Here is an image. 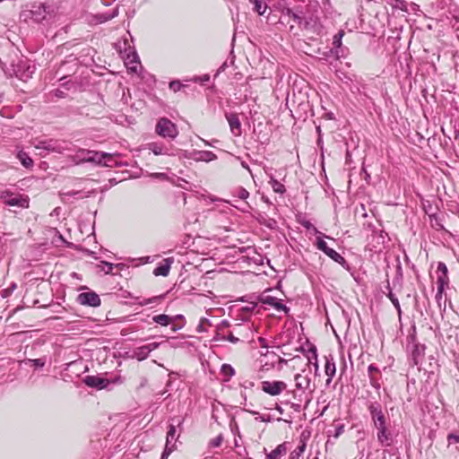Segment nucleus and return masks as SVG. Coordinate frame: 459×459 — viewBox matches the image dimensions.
I'll list each match as a JSON object with an SVG mask.
<instances>
[{
	"label": "nucleus",
	"mask_w": 459,
	"mask_h": 459,
	"mask_svg": "<svg viewBox=\"0 0 459 459\" xmlns=\"http://www.w3.org/2000/svg\"><path fill=\"white\" fill-rule=\"evenodd\" d=\"M222 370L226 373V374H229L230 376H233L235 371L233 369V368H231L230 365H223L222 366Z\"/></svg>",
	"instance_id": "51"
},
{
	"label": "nucleus",
	"mask_w": 459,
	"mask_h": 459,
	"mask_svg": "<svg viewBox=\"0 0 459 459\" xmlns=\"http://www.w3.org/2000/svg\"><path fill=\"white\" fill-rule=\"evenodd\" d=\"M343 35H344V30H340L338 31V33L333 37V45L337 49H340L342 47V39Z\"/></svg>",
	"instance_id": "35"
},
{
	"label": "nucleus",
	"mask_w": 459,
	"mask_h": 459,
	"mask_svg": "<svg viewBox=\"0 0 459 459\" xmlns=\"http://www.w3.org/2000/svg\"><path fill=\"white\" fill-rule=\"evenodd\" d=\"M148 150L155 155H169V150L162 143H151L148 144Z\"/></svg>",
	"instance_id": "22"
},
{
	"label": "nucleus",
	"mask_w": 459,
	"mask_h": 459,
	"mask_svg": "<svg viewBox=\"0 0 459 459\" xmlns=\"http://www.w3.org/2000/svg\"><path fill=\"white\" fill-rule=\"evenodd\" d=\"M217 156L212 152L210 151H203L199 152V160L204 161H212L216 160Z\"/></svg>",
	"instance_id": "32"
},
{
	"label": "nucleus",
	"mask_w": 459,
	"mask_h": 459,
	"mask_svg": "<svg viewBox=\"0 0 459 459\" xmlns=\"http://www.w3.org/2000/svg\"><path fill=\"white\" fill-rule=\"evenodd\" d=\"M259 300L264 304L267 305L273 308H274L276 311H283L284 313L289 312V308L282 303V301L273 296H271L267 294L266 292H264L260 298Z\"/></svg>",
	"instance_id": "8"
},
{
	"label": "nucleus",
	"mask_w": 459,
	"mask_h": 459,
	"mask_svg": "<svg viewBox=\"0 0 459 459\" xmlns=\"http://www.w3.org/2000/svg\"><path fill=\"white\" fill-rule=\"evenodd\" d=\"M90 154H91V150L79 149L74 155L70 157V159L74 164L79 165L82 163L88 162Z\"/></svg>",
	"instance_id": "17"
},
{
	"label": "nucleus",
	"mask_w": 459,
	"mask_h": 459,
	"mask_svg": "<svg viewBox=\"0 0 459 459\" xmlns=\"http://www.w3.org/2000/svg\"><path fill=\"white\" fill-rule=\"evenodd\" d=\"M377 438L379 442L383 445H389V434L387 433L385 425H384V428H377Z\"/></svg>",
	"instance_id": "28"
},
{
	"label": "nucleus",
	"mask_w": 459,
	"mask_h": 459,
	"mask_svg": "<svg viewBox=\"0 0 459 459\" xmlns=\"http://www.w3.org/2000/svg\"><path fill=\"white\" fill-rule=\"evenodd\" d=\"M340 371H341V374L344 373V362L343 361H342V364L340 366Z\"/></svg>",
	"instance_id": "59"
},
{
	"label": "nucleus",
	"mask_w": 459,
	"mask_h": 459,
	"mask_svg": "<svg viewBox=\"0 0 459 459\" xmlns=\"http://www.w3.org/2000/svg\"><path fill=\"white\" fill-rule=\"evenodd\" d=\"M115 0H101L102 4L105 5H110L112 2Z\"/></svg>",
	"instance_id": "58"
},
{
	"label": "nucleus",
	"mask_w": 459,
	"mask_h": 459,
	"mask_svg": "<svg viewBox=\"0 0 459 459\" xmlns=\"http://www.w3.org/2000/svg\"><path fill=\"white\" fill-rule=\"evenodd\" d=\"M214 339L217 341H224V340H226V336L221 334V332H217Z\"/></svg>",
	"instance_id": "53"
},
{
	"label": "nucleus",
	"mask_w": 459,
	"mask_h": 459,
	"mask_svg": "<svg viewBox=\"0 0 459 459\" xmlns=\"http://www.w3.org/2000/svg\"><path fill=\"white\" fill-rule=\"evenodd\" d=\"M11 67V71H5V73L9 74L10 76L14 75L23 82L31 78L32 74L35 73V65H30L26 59H19L16 64L13 62Z\"/></svg>",
	"instance_id": "2"
},
{
	"label": "nucleus",
	"mask_w": 459,
	"mask_h": 459,
	"mask_svg": "<svg viewBox=\"0 0 459 459\" xmlns=\"http://www.w3.org/2000/svg\"><path fill=\"white\" fill-rule=\"evenodd\" d=\"M169 270L170 261L169 259H165L164 264H160L154 269L153 274L156 276H167L169 273Z\"/></svg>",
	"instance_id": "21"
},
{
	"label": "nucleus",
	"mask_w": 459,
	"mask_h": 459,
	"mask_svg": "<svg viewBox=\"0 0 459 459\" xmlns=\"http://www.w3.org/2000/svg\"><path fill=\"white\" fill-rule=\"evenodd\" d=\"M301 225L308 230L310 233L317 234L319 233L317 229L308 221H304L301 222Z\"/></svg>",
	"instance_id": "40"
},
{
	"label": "nucleus",
	"mask_w": 459,
	"mask_h": 459,
	"mask_svg": "<svg viewBox=\"0 0 459 459\" xmlns=\"http://www.w3.org/2000/svg\"><path fill=\"white\" fill-rule=\"evenodd\" d=\"M317 248L322 250L333 260L340 264L344 263L343 257L333 248L328 247L326 242L320 238H317Z\"/></svg>",
	"instance_id": "14"
},
{
	"label": "nucleus",
	"mask_w": 459,
	"mask_h": 459,
	"mask_svg": "<svg viewBox=\"0 0 459 459\" xmlns=\"http://www.w3.org/2000/svg\"><path fill=\"white\" fill-rule=\"evenodd\" d=\"M203 324H206V325H211L209 319H207L205 317L201 318L200 324H199V325L197 327V331L200 332V333L205 331V329H203Z\"/></svg>",
	"instance_id": "49"
},
{
	"label": "nucleus",
	"mask_w": 459,
	"mask_h": 459,
	"mask_svg": "<svg viewBox=\"0 0 459 459\" xmlns=\"http://www.w3.org/2000/svg\"><path fill=\"white\" fill-rule=\"evenodd\" d=\"M447 440H448L449 444L459 443V430L456 433H450L447 436Z\"/></svg>",
	"instance_id": "44"
},
{
	"label": "nucleus",
	"mask_w": 459,
	"mask_h": 459,
	"mask_svg": "<svg viewBox=\"0 0 459 459\" xmlns=\"http://www.w3.org/2000/svg\"><path fill=\"white\" fill-rule=\"evenodd\" d=\"M80 193H81L80 191H68V192L62 193L61 195H62L63 200H65L66 198L75 196V195H79Z\"/></svg>",
	"instance_id": "46"
},
{
	"label": "nucleus",
	"mask_w": 459,
	"mask_h": 459,
	"mask_svg": "<svg viewBox=\"0 0 459 459\" xmlns=\"http://www.w3.org/2000/svg\"><path fill=\"white\" fill-rule=\"evenodd\" d=\"M173 450H174V446H170L166 443V446L162 452V455L169 456V455L172 453Z\"/></svg>",
	"instance_id": "50"
},
{
	"label": "nucleus",
	"mask_w": 459,
	"mask_h": 459,
	"mask_svg": "<svg viewBox=\"0 0 459 459\" xmlns=\"http://www.w3.org/2000/svg\"><path fill=\"white\" fill-rule=\"evenodd\" d=\"M295 386L302 393L310 386V378L307 375L297 374L295 376Z\"/></svg>",
	"instance_id": "18"
},
{
	"label": "nucleus",
	"mask_w": 459,
	"mask_h": 459,
	"mask_svg": "<svg viewBox=\"0 0 459 459\" xmlns=\"http://www.w3.org/2000/svg\"><path fill=\"white\" fill-rule=\"evenodd\" d=\"M83 383L89 387L101 390L108 388L109 384L121 383V377H118L114 379H107L98 376H86L83 379Z\"/></svg>",
	"instance_id": "5"
},
{
	"label": "nucleus",
	"mask_w": 459,
	"mask_h": 459,
	"mask_svg": "<svg viewBox=\"0 0 459 459\" xmlns=\"http://www.w3.org/2000/svg\"><path fill=\"white\" fill-rule=\"evenodd\" d=\"M269 183L275 193L283 194L285 192L284 185L280 183L278 180H276L273 177L271 178V180Z\"/></svg>",
	"instance_id": "31"
},
{
	"label": "nucleus",
	"mask_w": 459,
	"mask_h": 459,
	"mask_svg": "<svg viewBox=\"0 0 459 459\" xmlns=\"http://www.w3.org/2000/svg\"><path fill=\"white\" fill-rule=\"evenodd\" d=\"M16 157L26 169H30L33 167L34 162L27 152L19 151Z\"/></svg>",
	"instance_id": "23"
},
{
	"label": "nucleus",
	"mask_w": 459,
	"mask_h": 459,
	"mask_svg": "<svg viewBox=\"0 0 459 459\" xmlns=\"http://www.w3.org/2000/svg\"><path fill=\"white\" fill-rule=\"evenodd\" d=\"M286 15H288L292 21L298 25H301L303 22V17L301 13L294 12L292 9L287 8Z\"/></svg>",
	"instance_id": "30"
},
{
	"label": "nucleus",
	"mask_w": 459,
	"mask_h": 459,
	"mask_svg": "<svg viewBox=\"0 0 459 459\" xmlns=\"http://www.w3.org/2000/svg\"><path fill=\"white\" fill-rule=\"evenodd\" d=\"M105 159L112 160V154L104 152H97L91 151L90 158L88 159L89 163H94L100 166L105 167H112L111 164L108 163V161L104 160Z\"/></svg>",
	"instance_id": "11"
},
{
	"label": "nucleus",
	"mask_w": 459,
	"mask_h": 459,
	"mask_svg": "<svg viewBox=\"0 0 459 459\" xmlns=\"http://www.w3.org/2000/svg\"><path fill=\"white\" fill-rule=\"evenodd\" d=\"M184 85L179 81H172L169 82V89L174 92H177L181 90Z\"/></svg>",
	"instance_id": "43"
},
{
	"label": "nucleus",
	"mask_w": 459,
	"mask_h": 459,
	"mask_svg": "<svg viewBox=\"0 0 459 459\" xmlns=\"http://www.w3.org/2000/svg\"><path fill=\"white\" fill-rule=\"evenodd\" d=\"M291 407L297 411H299V409H300V405L298 404V403H291Z\"/></svg>",
	"instance_id": "57"
},
{
	"label": "nucleus",
	"mask_w": 459,
	"mask_h": 459,
	"mask_svg": "<svg viewBox=\"0 0 459 459\" xmlns=\"http://www.w3.org/2000/svg\"><path fill=\"white\" fill-rule=\"evenodd\" d=\"M342 429H343V425H337L335 429L333 430V433H332L331 430L328 431L329 434H328V440L326 442V447L329 446V444L335 441L342 434V432H343Z\"/></svg>",
	"instance_id": "26"
},
{
	"label": "nucleus",
	"mask_w": 459,
	"mask_h": 459,
	"mask_svg": "<svg viewBox=\"0 0 459 459\" xmlns=\"http://www.w3.org/2000/svg\"><path fill=\"white\" fill-rule=\"evenodd\" d=\"M340 56H339V50H336L335 57L330 61V67L332 70L334 71L337 77L342 79V75L344 74V73L342 71L340 65H342V62L340 61Z\"/></svg>",
	"instance_id": "20"
},
{
	"label": "nucleus",
	"mask_w": 459,
	"mask_h": 459,
	"mask_svg": "<svg viewBox=\"0 0 459 459\" xmlns=\"http://www.w3.org/2000/svg\"><path fill=\"white\" fill-rule=\"evenodd\" d=\"M28 12L29 14L26 15L27 17L30 18L35 22H41L55 17L57 8L53 4L34 3L31 4L30 9Z\"/></svg>",
	"instance_id": "1"
},
{
	"label": "nucleus",
	"mask_w": 459,
	"mask_h": 459,
	"mask_svg": "<svg viewBox=\"0 0 459 459\" xmlns=\"http://www.w3.org/2000/svg\"><path fill=\"white\" fill-rule=\"evenodd\" d=\"M160 346L159 342H152L146 345H143L134 350L133 358L136 359L139 361H142L149 356V353L152 351H154Z\"/></svg>",
	"instance_id": "12"
},
{
	"label": "nucleus",
	"mask_w": 459,
	"mask_h": 459,
	"mask_svg": "<svg viewBox=\"0 0 459 459\" xmlns=\"http://www.w3.org/2000/svg\"><path fill=\"white\" fill-rule=\"evenodd\" d=\"M118 15V8H115L110 13H101L99 15V21L100 22H108Z\"/></svg>",
	"instance_id": "33"
},
{
	"label": "nucleus",
	"mask_w": 459,
	"mask_h": 459,
	"mask_svg": "<svg viewBox=\"0 0 459 459\" xmlns=\"http://www.w3.org/2000/svg\"><path fill=\"white\" fill-rule=\"evenodd\" d=\"M287 388V384L283 381H263L262 390L273 396L280 394Z\"/></svg>",
	"instance_id": "7"
},
{
	"label": "nucleus",
	"mask_w": 459,
	"mask_h": 459,
	"mask_svg": "<svg viewBox=\"0 0 459 459\" xmlns=\"http://www.w3.org/2000/svg\"><path fill=\"white\" fill-rule=\"evenodd\" d=\"M194 81L195 82H200L201 84H204L205 82L210 81V75L209 74H204L202 76L195 77L194 79Z\"/></svg>",
	"instance_id": "45"
},
{
	"label": "nucleus",
	"mask_w": 459,
	"mask_h": 459,
	"mask_svg": "<svg viewBox=\"0 0 459 459\" xmlns=\"http://www.w3.org/2000/svg\"><path fill=\"white\" fill-rule=\"evenodd\" d=\"M176 434V427L174 425H169V430L167 432L166 443L170 445L171 440L174 438Z\"/></svg>",
	"instance_id": "39"
},
{
	"label": "nucleus",
	"mask_w": 459,
	"mask_h": 459,
	"mask_svg": "<svg viewBox=\"0 0 459 459\" xmlns=\"http://www.w3.org/2000/svg\"><path fill=\"white\" fill-rule=\"evenodd\" d=\"M77 301L84 306L99 307L100 305V298L94 291L82 292L77 296Z\"/></svg>",
	"instance_id": "9"
},
{
	"label": "nucleus",
	"mask_w": 459,
	"mask_h": 459,
	"mask_svg": "<svg viewBox=\"0 0 459 459\" xmlns=\"http://www.w3.org/2000/svg\"><path fill=\"white\" fill-rule=\"evenodd\" d=\"M235 195L241 200H246L249 196V192L244 187H238L235 191Z\"/></svg>",
	"instance_id": "37"
},
{
	"label": "nucleus",
	"mask_w": 459,
	"mask_h": 459,
	"mask_svg": "<svg viewBox=\"0 0 459 459\" xmlns=\"http://www.w3.org/2000/svg\"><path fill=\"white\" fill-rule=\"evenodd\" d=\"M276 410L280 412V413H282L283 412V410L281 409V407L280 406H276Z\"/></svg>",
	"instance_id": "64"
},
{
	"label": "nucleus",
	"mask_w": 459,
	"mask_h": 459,
	"mask_svg": "<svg viewBox=\"0 0 459 459\" xmlns=\"http://www.w3.org/2000/svg\"><path fill=\"white\" fill-rule=\"evenodd\" d=\"M138 64H139V61L137 60L136 55H133L132 59H130V56H127L126 65H127L128 69L135 72Z\"/></svg>",
	"instance_id": "34"
},
{
	"label": "nucleus",
	"mask_w": 459,
	"mask_h": 459,
	"mask_svg": "<svg viewBox=\"0 0 459 459\" xmlns=\"http://www.w3.org/2000/svg\"><path fill=\"white\" fill-rule=\"evenodd\" d=\"M369 411L375 427L384 428V425H385V418L383 411H381L380 405L377 403H373L369 406Z\"/></svg>",
	"instance_id": "13"
},
{
	"label": "nucleus",
	"mask_w": 459,
	"mask_h": 459,
	"mask_svg": "<svg viewBox=\"0 0 459 459\" xmlns=\"http://www.w3.org/2000/svg\"><path fill=\"white\" fill-rule=\"evenodd\" d=\"M437 285L439 292H444L445 287L448 285L447 267L445 263L439 262L437 268Z\"/></svg>",
	"instance_id": "10"
},
{
	"label": "nucleus",
	"mask_w": 459,
	"mask_h": 459,
	"mask_svg": "<svg viewBox=\"0 0 459 459\" xmlns=\"http://www.w3.org/2000/svg\"><path fill=\"white\" fill-rule=\"evenodd\" d=\"M443 292H439V289H437V294H436V299L437 302L442 299Z\"/></svg>",
	"instance_id": "54"
},
{
	"label": "nucleus",
	"mask_w": 459,
	"mask_h": 459,
	"mask_svg": "<svg viewBox=\"0 0 459 459\" xmlns=\"http://www.w3.org/2000/svg\"><path fill=\"white\" fill-rule=\"evenodd\" d=\"M230 326V323L227 320H222L218 325H217V332H223L225 328H228Z\"/></svg>",
	"instance_id": "47"
},
{
	"label": "nucleus",
	"mask_w": 459,
	"mask_h": 459,
	"mask_svg": "<svg viewBox=\"0 0 459 459\" xmlns=\"http://www.w3.org/2000/svg\"><path fill=\"white\" fill-rule=\"evenodd\" d=\"M70 145L71 143L67 141L50 139L46 141H39L35 145V148L56 153H63L64 152L70 150Z\"/></svg>",
	"instance_id": "4"
},
{
	"label": "nucleus",
	"mask_w": 459,
	"mask_h": 459,
	"mask_svg": "<svg viewBox=\"0 0 459 459\" xmlns=\"http://www.w3.org/2000/svg\"><path fill=\"white\" fill-rule=\"evenodd\" d=\"M226 340H228L229 342H232V343H237L238 342L239 339L235 337L232 333V332H230L227 336H226Z\"/></svg>",
	"instance_id": "52"
},
{
	"label": "nucleus",
	"mask_w": 459,
	"mask_h": 459,
	"mask_svg": "<svg viewBox=\"0 0 459 459\" xmlns=\"http://www.w3.org/2000/svg\"><path fill=\"white\" fill-rule=\"evenodd\" d=\"M226 117L230 125L231 133L236 136H239L241 134V123L239 121L238 115L230 113L227 114Z\"/></svg>",
	"instance_id": "15"
},
{
	"label": "nucleus",
	"mask_w": 459,
	"mask_h": 459,
	"mask_svg": "<svg viewBox=\"0 0 459 459\" xmlns=\"http://www.w3.org/2000/svg\"><path fill=\"white\" fill-rule=\"evenodd\" d=\"M113 268H114V264H113L105 262L104 263V266L102 268V271H104L105 273H111Z\"/></svg>",
	"instance_id": "48"
},
{
	"label": "nucleus",
	"mask_w": 459,
	"mask_h": 459,
	"mask_svg": "<svg viewBox=\"0 0 459 459\" xmlns=\"http://www.w3.org/2000/svg\"><path fill=\"white\" fill-rule=\"evenodd\" d=\"M24 363L28 364H31L32 366H34L35 368H42L45 366V363H46V359H29L27 360H24Z\"/></svg>",
	"instance_id": "36"
},
{
	"label": "nucleus",
	"mask_w": 459,
	"mask_h": 459,
	"mask_svg": "<svg viewBox=\"0 0 459 459\" xmlns=\"http://www.w3.org/2000/svg\"><path fill=\"white\" fill-rule=\"evenodd\" d=\"M388 298L390 299L391 302L395 307V308L398 310V312L401 313L400 303L395 295L392 291H389Z\"/></svg>",
	"instance_id": "41"
},
{
	"label": "nucleus",
	"mask_w": 459,
	"mask_h": 459,
	"mask_svg": "<svg viewBox=\"0 0 459 459\" xmlns=\"http://www.w3.org/2000/svg\"><path fill=\"white\" fill-rule=\"evenodd\" d=\"M335 373V365L333 362H331L329 359L326 360L325 364V374L332 377Z\"/></svg>",
	"instance_id": "38"
},
{
	"label": "nucleus",
	"mask_w": 459,
	"mask_h": 459,
	"mask_svg": "<svg viewBox=\"0 0 459 459\" xmlns=\"http://www.w3.org/2000/svg\"><path fill=\"white\" fill-rule=\"evenodd\" d=\"M255 306H256L255 304L252 303L250 306L246 307L244 309L247 311H251L255 308Z\"/></svg>",
	"instance_id": "56"
},
{
	"label": "nucleus",
	"mask_w": 459,
	"mask_h": 459,
	"mask_svg": "<svg viewBox=\"0 0 459 459\" xmlns=\"http://www.w3.org/2000/svg\"><path fill=\"white\" fill-rule=\"evenodd\" d=\"M306 446V442L303 439H300L297 447L291 451L290 459H299L303 455Z\"/></svg>",
	"instance_id": "24"
},
{
	"label": "nucleus",
	"mask_w": 459,
	"mask_h": 459,
	"mask_svg": "<svg viewBox=\"0 0 459 459\" xmlns=\"http://www.w3.org/2000/svg\"><path fill=\"white\" fill-rule=\"evenodd\" d=\"M249 2L254 5L253 10L259 15H263L265 13L267 5L264 0H249Z\"/></svg>",
	"instance_id": "25"
},
{
	"label": "nucleus",
	"mask_w": 459,
	"mask_h": 459,
	"mask_svg": "<svg viewBox=\"0 0 459 459\" xmlns=\"http://www.w3.org/2000/svg\"><path fill=\"white\" fill-rule=\"evenodd\" d=\"M289 443L284 442L279 446L275 449H273L271 453L266 455V459H280L281 456L286 455L289 450Z\"/></svg>",
	"instance_id": "19"
},
{
	"label": "nucleus",
	"mask_w": 459,
	"mask_h": 459,
	"mask_svg": "<svg viewBox=\"0 0 459 459\" xmlns=\"http://www.w3.org/2000/svg\"><path fill=\"white\" fill-rule=\"evenodd\" d=\"M342 429H343V425H337L335 429L333 430V433H332L331 430L328 431L329 434H328V440L326 442V447L329 446V444L335 441L342 434V432H343Z\"/></svg>",
	"instance_id": "27"
},
{
	"label": "nucleus",
	"mask_w": 459,
	"mask_h": 459,
	"mask_svg": "<svg viewBox=\"0 0 459 459\" xmlns=\"http://www.w3.org/2000/svg\"><path fill=\"white\" fill-rule=\"evenodd\" d=\"M152 320H153V322H155L160 325H163V326L168 325L169 324H170L173 321V319L170 316L164 315V314L154 316L152 317Z\"/></svg>",
	"instance_id": "29"
},
{
	"label": "nucleus",
	"mask_w": 459,
	"mask_h": 459,
	"mask_svg": "<svg viewBox=\"0 0 459 459\" xmlns=\"http://www.w3.org/2000/svg\"><path fill=\"white\" fill-rule=\"evenodd\" d=\"M1 201L9 206H18V207H28L29 200L28 198H23L20 195H15L9 191H4L0 195Z\"/></svg>",
	"instance_id": "6"
},
{
	"label": "nucleus",
	"mask_w": 459,
	"mask_h": 459,
	"mask_svg": "<svg viewBox=\"0 0 459 459\" xmlns=\"http://www.w3.org/2000/svg\"><path fill=\"white\" fill-rule=\"evenodd\" d=\"M374 370H375V371H377V369L373 365H370V366L368 367V371L371 373V372H372V371H374Z\"/></svg>",
	"instance_id": "61"
},
{
	"label": "nucleus",
	"mask_w": 459,
	"mask_h": 459,
	"mask_svg": "<svg viewBox=\"0 0 459 459\" xmlns=\"http://www.w3.org/2000/svg\"><path fill=\"white\" fill-rule=\"evenodd\" d=\"M155 132L163 138L175 139L178 134V130L172 121L167 117H161L158 120Z\"/></svg>",
	"instance_id": "3"
},
{
	"label": "nucleus",
	"mask_w": 459,
	"mask_h": 459,
	"mask_svg": "<svg viewBox=\"0 0 459 459\" xmlns=\"http://www.w3.org/2000/svg\"><path fill=\"white\" fill-rule=\"evenodd\" d=\"M425 353V345L420 343L412 342V350H411V359L413 361V365H419Z\"/></svg>",
	"instance_id": "16"
},
{
	"label": "nucleus",
	"mask_w": 459,
	"mask_h": 459,
	"mask_svg": "<svg viewBox=\"0 0 459 459\" xmlns=\"http://www.w3.org/2000/svg\"><path fill=\"white\" fill-rule=\"evenodd\" d=\"M114 156H118V154H117V153H114V154H112V158H113ZM104 160H106V161H108V163L111 164V165H112V167L114 166V160H113V159H112V160L105 159Z\"/></svg>",
	"instance_id": "55"
},
{
	"label": "nucleus",
	"mask_w": 459,
	"mask_h": 459,
	"mask_svg": "<svg viewBox=\"0 0 459 459\" xmlns=\"http://www.w3.org/2000/svg\"><path fill=\"white\" fill-rule=\"evenodd\" d=\"M241 165H242V167H243V168L247 169V170H250V169H249L248 165H247L246 162H244V161H243V162L241 163Z\"/></svg>",
	"instance_id": "62"
},
{
	"label": "nucleus",
	"mask_w": 459,
	"mask_h": 459,
	"mask_svg": "<svg viewBox=\"0 0 459 459\" xmlns=\"http://www.w3.org/2000/svg\"><path fill=\"white\" fill-rule=\"evenodd\" d=\"M309 25H310V22H307V21H305L304 27H305L306 29H308Z\"/></svg>",
	"instance_id": "63"
},
{
	"label": "nucleus",
	"mask_w": 459,
	"mask_h": 459,
	"mask_svg": "<svg viewBox=\"0 0 459 459\" xmlns=\"http://www.w3.org/2000/svg\"><path fill=\"white\" fill-rule=\"evenodd\" d=\"M222 441H223V437L221 434H220L215 438H213L210 441V446L212 447H219L221 445Z\"/></svg>",
	"instance_id": "42"
},
{
	"label": "nucleus",
	"mask_w": 459,
	"mask_h": 459,
	"mask_svg": "<svg viewBox=\"0 0 459 459\" xmlns=\"http://www.w3.org/2000/svg\"><path fill=\"white\" fill-rule=\"evenodd\" d=\"M234 446L236 448H238L240 446L239 443H238V438H235L234 440Z\"/></svg>",
	"instance_id": "60"
}]
</instances>
